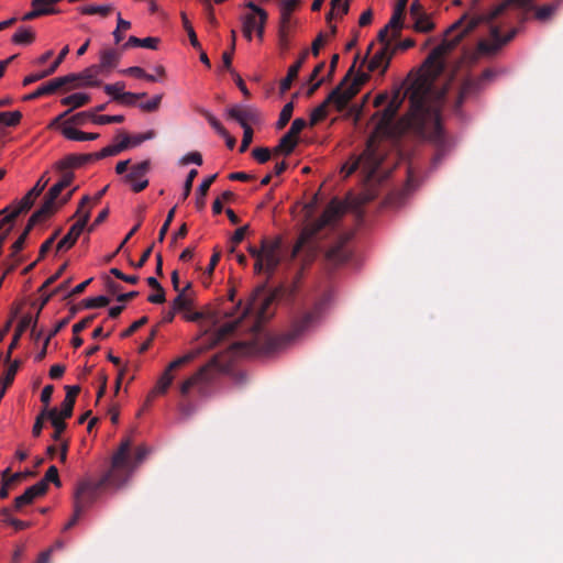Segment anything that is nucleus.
<instances>
[{
	"label": "nucleus",
	"mask_w": 563,
	"mask_h": 563,
	"mask_svg": "<svg viewBox=\"0 0 563 563\" xmlns=\"http://www.w3.org/2000/svg\"><path fill=\"white\" fill-rule=\"evenodd\" d=\"M292 111H294V103L292 102H288L286 103L280 113H279V118H278V121H277V128L278 129H282L284 128L290 120L291 115H292Z\"/></svg>",
	"instance_id": "603ef678"
},
{
	"label": "nucleus",
	"mask_w": 563,
	"mask_h": 563,
	"mask_svg": "<svg viewBox=\"0 0 563 563\" xmlns=\"http://www.w3.org/2000/svg\"><path fill=\"white\" fill-rule=\"evenodd\" d=\"M253 157L260 163H266L271 157V151L267 147H256L252 151Z\"/></svg>",
	"instance_id": "680f3d73"
},
{
	"label": "nucleus",
	"mask_w": 563,
	"mask_h": 563,
	"mask_svg": "<svg viewBox=\"0 0 563 563\" xmlns=\"http://www.w3.org/2000/svg\"><path fill=\"white\" fill-rule=\"evenodd\" d=\"M280 261V242L278 240H263L261 244V256L255 262L254 272L273 273Z\"/></svg>",
	"instance_id": "1a4fd4ad"
},
{
	"label": "nucleus",
	"mask_w": 563,
	"mask_h": 563,
	"mask_svg": "<svg viewBox=\"0 0 563 563\" xmlns=\"http://www.w3.org/2000/svg\"><path fill=\"white\" fill-rule=\"evenodd\" d=\"M60 0H32V8H38L47 11V14L57 13L55 4Z\"/></svg>",
	"instance_id": "6e6d98bb"
},
{
	"label": "nucleus",
	"mask_w": 563,
	"mask_h": 563,
	"mask_svg": "<svg viewBox=\"0 0 563 563\" xmlns=\"http://www.w3.org/2000/svg\"><path fill=\"white\" fill-rule=\"evenodd\" d=\"M217 175H211L207 178H205L201 184L199 185L198 189H197V199H196V206L198 209H202L205 207V197L211 186V184L213 183V180L216 179Z\"/></svg>",
	"instance_id": "e433bc0d"
},
{
	"label": "nucleus",
	"mask_w": 563,
	"mask_h": 563,
	"mask_svg": "<svg viewBox=\"0 0 563 563\" xmlns=\"http://www.w3.org/2000/svg\"><path fill=\"white\" fill-rule=\"evenodd\" d=\"M301 65L302 59H299L288 68L286 77L280 81L282 92H286L290 88L292 80L298 76Z\"/></svg>",
	"instance_id": "4c0bfd02"
},
{
	"label": "nucleus",
	"mask_w": 563,
	"mask_h": 563,
	"mask_svg": "<svg viewBox=\"0 0 563 563\" xmlns=\"http://www.w3.org/2000/svg\"><path fill=\"white\" fill-rule=\"evenodd\" d=\"M278 43L282 49L286 51L289 48L290 38H289V29L286 26H280L278 32Z\"/></svg>",
	"instance_id": "0e129e2a"
},
{
	"label": "nucleus",
	"mask_w": 563,
	"mask_h": 563,
	"mask_svg": "<svg viewBox=\"0 0 563 563\" xmlns=\"http://www.w3.org/2000/svg\"><path fill=\"white\" fill-rule=\"evenodd\" d=\"M323 67H324V64L320 63L312 70V73L310 75V81H314L316 80V82L308 90V95H312L314 92V90L322 84L323 79H318L317 80V77H318L319 73L323 69Z\"/></svg>",
	"instance_id": "052dcab7"
},
{
	"label": "nucleus",
	"mask_w": 563,
	"mask_h": 563,
	"mask_svg": "<svg viewBox=\"0 0 563 563\" xmlns=\"http://www.w3.org/2000/svg\"><path fill=\"white\" fill-rule=\"evenodd\" d=\"M379 164L380 159L377 157L375 153L373 140L368 139L367 146L364 153L353 164L344 165L342 167V173H344V176L347 177L352 175L361 165L366 166L373 173L377 169Z\"/></svg>",
	"instance_id": "2eb2a0df"
},
{
	"label": "nucleus",
	"mask_w": 563,
	"mask_h": 563,
	"mask_svg": "<svg viewBox=\"0 0 563 563\" xmlns=\"http://www.w3.org/2000/svg\"><path fill=\"white\" fill-rule=\"evenodd\" d=\"M155 136L156 132L154 130H147L144 133L130 135L131 147H136L145 141L153 140Z\"/></svg>",
	"instance_id": "5fc2aeb1"
},
{
	"label": "nucleus",
	"mask_w": 563,
	"mask_h": 563,
	"mask_svg": "<svg viewBox=\"0 0 563 563\" xmlns=\"http://www.w3.org/2000/svg\"><path fill=\"white\" fill-rule=\"evenodd\" d=\"M382 47L377 49L368 60L367 69L371 73L384 74L389 66L390 59L395 52L391 43L380 42Z\"/></svg>",
	"instance_id": "f3484780"
},
{
	"label": "nucleus",
	"mask_w": 563,
	"mask_h": 563,
	"mask_svg": "<svg viewBox=\"0 0 563 563\" xmlns=\"http://www.w3.org/2000/svg\"><path fill=\"white\" fill-rule=\"evenodd\" d=\"M230 118L235 120L243 129L261 122V115L256 108L251 106H234L228 110Z\"/></svg>",
	"instance_id": "a211bd4d"
},
{
	"label": "nucleus",
	"mask_w": 563,
	"mask_h": 563,
	"mask_svg": "<svg viewBox=\"0 0 563 563\" xmlns=\"http://www.w3.org/2000/svg\"><path fill=\"white\" fill-rule=\"evenodd\" d=\"M346 207L347 200L340 201L338 199H332L324 209L320 219L302 229L298 242L294 247V255H297L300 252H306L308 258L316 256L319 252V245L317 242L319 231L327 225L335 223L345 212Z\"/></svg>",
	"instance_id": "f03ea898"
},
{
	"label": "nucleus",
	"mask_w": 563,
	"mask_h": 563,
	"mask_svg": "<svg viewBox=\"0 0 563 563\" xmlns=\"http://www.w3.org/2000/svg\"><path fill=\"white\" fill-rule=\"evenodd\" d=\"M111 486L110 479H107L104 474L99 481L89 478L82 479L77 484L75 490V503L77 515H81L88 507H90L100 496L103 487Z\"/></svg>",
	"instance_id": "0eeeda50"
},
{
	"label": "nucleus",
	"mask_w": 563,
	"mask_h": 563,
	"mask_svg": "<svg viewBox=\"0 0 563 563\" xmlns=\"http://www.w3.org/2000/svg\"><path fill=\"white\" fill-rule=\"evenodd\" d=\"M515 36V31L509 33L505 38H501L497 27H494L490 32L489 40H483L478 44L481 53L493 54L499 49L505 43L509 42Z\"/></svg>",
	"instance_id": "5701e85b"
},
{
	"label": "nucleus",
	"mask_w": 563,
	"mask_h": 563,
	"mask_svg": "<svg viewBox=\"0 0 563 563\" xmlns=\"http://www.w3.org/2000/svg\"><path fill=\"white\" fill-rule=\"evenodd\" d=\"M211 385V374L209 366H202L195 374L188 377L180 385L183 396H188L191 390H196L199 396L207 397L208 388Z\"/></svg>",
	"instance_id": "f8f14e48"
},
{
	"label": "nucleus",
	"mask_w": 563,
	"mask_h": 563,
	"mask_svg": "<svg viewBox=\"0 0 563 563\" xmlns=\"http://www.w3.org/2000/svg\"><path fill=\"white\" fill-rule=\"evenodd\" d=\"M274 295L268 292L265 288H257L251 296L247 305L242 309L241 313L236 316V312L241 309L240 305L229 309L233 313V317L220 328V336H225L231 333L240 323V321L249 316L254 314L257 322L266 320L271 316V306L274 302Z\"/></svg>",
	"instance_id": "20e7f679"
},
{
	"label": "nucleus",
	"mask_w": 563,
	"mask_h": 563,
	"mask_svg": "<svg viewBox=\"0 0 563 563\" xmlns=\"http://www.w3.org/2000/svg\"><path fill=\"white\" fill-rule=\"evenodd\" d=\"M125 85L122 81H118L114 84H109L104 86V91L107 95L113 97L114 99H121L124 96H130L134 98L143 97L145 93H130L124 92Z\"/></svg>",
	"instance_id": "72a5a7b5"
},
{
	"label": "nucleus",
	"mask_w": 563,
	"mask_h": 563,
	"mask_svg": "<svg viewBox=\"0 0 563 563\" xmlns=\"http://www.w3.org/2000/svg\"><path fill=\"white\" fill-rule=\"evenodd\" d=\"M402 8L397 7L388 23L378 32L379 42L391 43L398 37L401 30Z\"/></svg>",
	"instance_id": "aec40b11"
},
{
	"label": "nucleus",
	"mask_w": 563,
	"mask_h": 563,
	"mask_svg": "<svg viewBox=\"0 0 563 563\" xmlns=\"http://www.w3.org/2000/svg\"><path fill=\"white\" fill-rule=\"evenodd\" d=\"M74 405H75V402H73V400H70V397H65L60 405V409H56V413L59 417L67 419L73 413Z\"/></svg>",
	"instance_id": "4d7b16f0"
},
{
	"label": "nucleus",
	"mask_w": 563,
	"mask_h": 563,
	"mask_svg": "<svg viewBox=\"0 0 563 563\" xmlns=\"http://www.w3.org/2000/svg\"><path fill=\"white\" fill-rule=\"evenodd\" d=\"M410 111L397 125L393 120L398 112L402 99L397 91L389 100L387 107L380 113L379 121L369 139L373 144L378 136L397 135L407 131L424 137L438 145L443 142V130L440 120V98L431 101V82L429 78L416 79L408 89Z\"/></svg>",
	"instance_id": "f257e3e1"
},
{
	"label": "nucleus",
	"mask_w": 563,
	"mask_h": 563,
	"mask_svg": "<svg viewBox=\"0 0 563 563\" xmlns=\"http://www.w3.org/2000/svg\"><path fill=\"white\" fill-rule=\"evenodd\" d=\"M298 139L286 133L279 141L278 145L273 150L274 154L289 155L296 147Z\"/></svg>",
	"instance_id": "f704fd0d"
},
{
	"label": "nucleus",
	"mask_w": 563,
	"mask_h": 563,
	"mask_svg": "<svg viewBox=\"0 0 563 563\" xmlns=\"http://www.w3.org/2000/svg\"><path fill=\"white\" fill-rule=\"evenodd\" d=\"M191 287L190 283H187L186 286L178 292L177 297L172 302V309L174 312H185L191 309L194 305V299L190 295L187 294V290Z\"/></svg>",
	"instance_id": "bb28decb"
},
{
	"label": "nucleus",
	"mask_w": 563,
	"mask_h": 563,
	"mask_svg": "<svg viewBox=\"0 0 563 563\" xmlns=\"http://www.w3.org/2000/svg\"><path fill=\"white\" fill-rule=\"evenodd\" d=\"M306 125H307V122L305 119L297 118L292 121L291 126L287 133L290 134L291 136L298 139V135L306 128Z\"/></svg>",
	"instance_id": "e2e57ef3"
},
{
	"label": "nucleus",
	"mask_w": 563,
	"mask_h": 563,
	"mask_svg": "<svg viewBox=\"0 0 563 563\" xmlns=\"http://www.w3.org/2000/svg\"><path fill=\"white\" fill-rule=\"evenodd\" d=\"M529 3V0H505L498 5L495 7V9L492 11V18H497L499 14H501L508 7L515 5L518 8L526 7Z\"/></svg>",
	"instance_id": "37998d69"
},
{
	"label": "nucleus",
	"mask_w": 563,
	"mask_h": 563,
	"mask_svg": "<svg viewBox=\"0 0 563 563\" xmlns=\"http://www.w3.org/2000/svg\"><path fill=\"white\" fill-rule=\"evenodd\" d=\"M181 21H183V26L184 29L186 30L187 34H188V37H189V41H190V44L197 48V49H201V45L197 38V35H196V32L190 23V21L188 20L186 13H181Z\"/></svg>",
	"instance_id": "49530a36"
},
{
	"label": "nucleus",
	"mask_w": 563,
	"mask_h": 563,
	"mask_svg": "<svg viewBox=\"0 0 563 563\" xmlns=\"http://www.w3.org/2000/svg\"><path fill=\"white\" fill-rule=\"evenodd\" d=\"M558 10V4H544L536 10V18L540 21H545L551 18Z\"/></svg>",
	"instance_id": "3c124183"
},
{
	"label": "nucleus",
	"mask_w": 563,
	"mask_h": 563,
	"mask_svg": "<svg viewBox=\"0 0 563 563\" xmlns=\"http://www.w3.org/2000/svg\"><path fill=\"white\" fill-rule=\"evenodd\" d=\"M253 141V130L252 128L243 129V139L240 146V152L243 153L247 150L250 144Z\"/></svg>",
	"instance_id": "774afa93"
},
{
	"label": "nucleus",
	"mask_w": 563,
	"mask_h": 563,
	"mask_svg": "<svg viewBox=\"0 0 563 563\" xmlns=\"http://www.w3.org/2000/svg\"><path fill=\"white\" fill-rule=\"evenodd\" d=\"M42 481H45V484L47 485L48 482L54 483L56 486H60V481L58 477V470L56 466L52 465L48 467V470L45 473V476Z\"/></svg>",
	"instance_id": "338daca9"
},
{
	"label": "nucleus",
	"mask_w": 563,
	"mask_h": 563,
	"mask_svg": "<svg viewBox=\"0 0 563 563\" xmlns=\"http://www.w3.org/2000/svg\"><path fill=\"white\" fill-rule=\"evenodd\" d=\"M147 454L144 448H139L134 454L131 452V441L123 440L111 459V467L106 473L113 488L122 487L143 462Z\"/></svg>",
	"instance_id": "7ed1b4c3"
},
{
	"label": "nucleus",
	"mask_w": 563,
	"mask_h": 563,
	"mask_svg": "<svg viewBox=\"0 0 563 563\" xmlns=\"http://www.w3.org/2000/svg\"><path fill=\"white\" fill-rule=\"evenodd\" d=\"M63 136L70 141L84 142L93 141L99 137L98 133H87L76 128H70L68 124H60L59 126Z\"/></svg>",
	"instance_id": "a878e982"
},
{
	"label": "nucleus",
	"mask_w": 563,
	"mask_h": 563,
	"mask_svg": "<svg viewBox=\"0 0 563 563\" xmlns=\"http://www.w3.org/2000/svg\"><path fill=\"white\" fill-rule=\"evenodd\" d=\"M183 317L186 321L198 322L203 327H217L216 332L220 340L224 336H220L219 330L233 317V313L222 305H216L205 307L201 311L187 310L183 313Z\"/></svg>",
	"instance_id": "423d86ee"
},
{
	"label": "nucleus",
	"mask_w": 563,
	"mask_h": 563,
	"mask_svg": "<svg viewBox=\"0 0 563 563\" xmlns=\"http://www.w3.org/2000/svg\"><path fill=\"white\" fill-rule=\"evenodd\" d=\"M89 201H90L89 196L82 197V199L77 208V211L75 213V216L78 218V220L76 222L82 223L84 227L87 225L88 220L90 218L91 208L87 206Z\"/></svg>",
	"instance_id": "58836bf2"
},
{
	"label": "nucleus",
	"mask_w": 563,
	"mask_h": 563,
	"mask_svg": "<svg viewBox=\"0 0 563 563\" xmlns=\"http://www.w3.org/2000/svg\"><path fill=\"white\" fill-rule=\"evenodd\" d=\"M151 169L148 159L134 164L125 175V181L131 186L134 192H140L148 186L147 174Z\"/></svg>",
	"instance_id": "4468645a"
},
{
	"label": "nucleus",
	"mask_w": 563,
	"mask_h": 563,
	"mask_svg": "<svg viewBox=\"0 0 563 563\" xmlns=\"http://www.w3.org/2000/svg\"><path fill=\"white\" fill-rule=\"evenodd\" d=\"M247 8L253 12L245 14L242 19V31L243 35L247 41H251L253 34L262 41L264 36V27L267 20V13L261 7L253 2H249Z\"/></svg>",
	"instance_id": "9d476101"
},
{
	"label": "nucleus",
	"mask_w": 563,
	"mask_h": 563,
	"mask_svg": "<svg viewBox=\"0 0 563 563\" xmlns=\"http://www.w3.org/2000/svg\"><path fill=\"white\" fill-rule=\"evenodd\" d=\"M74 80H75L74 74H70V75H67V76H63V77L54 78L53 80H51V81L40 86L32 93L25 96L24 99L25 100H32V99L40 98L42 96L52 95L58 88H60L62 86H64V85H66L68 82H71Z\"/></svg>",
	"instance_id": "4be33fe9"
},
{
	"label": "nucleus",
	"mask_w": 563,
	"mask_h": 563,
	"mask_svg": "<svg viewBox=\"0 0 563 563\" xmlns=\"http://www.w3.org/2000/svg\"><path fill=\"white\" fill-rule=\"evenodd\" d=\"M323 314V303H318L311 311L306 312L292 323L288 334V340L299 338L314 329L321 321Z\"/></svg>",
	"instance_id": "9b49d317"
},
{
	"label": "nucleus",
	"mask_w": 563,
	"mask_h": 563,
	"mask_svg": "<svg viewBox=\"0 0 563 563\" xmlns=\"http://www.w3.org/2000/svg\"><path fill=\"white\" fill-rule=\"evenodd\" d=\"M413 20V29L420 33H429L434 29V23L431 19V14L423 13L417 15Z\"/></svg>",
	"instance_id": "c9c22d12"
},
{
	"label": "nucleus",
	"mask_w": 563,
	"mask_h": 563,
	"mask_svg": "<svg viewBox=\"0 0 563 563\" xmlns=\"http://www.w3.org/2000/svg\"><path fill=\"white\" fill-rule=\"evenodd\" d=\"M119 153H121L120 148L118 147V145L115 143H113V144H110V145L103 147L100 152L96 153L92 156L97 159H101V158H104L108 156L118 155Z\"/></svg>",
	"instance_id": "bf43d9fd"
},
{
	"label": "nucleus",
	"mask_w": 563,
	"mask_h": 563,
	"mask_svg": "<svg viewBox=\"0 0 563 563\" xmlns=\"http://www.w3.org/2000/svg\"><path fill=\"white\" fill-rule=\"evenodd\" d=\"M90 101V96L86 92H75V93H71L67 97H64L60 102L64 106H68L69 109L65 112H63L62 114H59L58 117H56L51 123H49V128H55L60 120H63L66 115H68L73 110L77 109V108H80V107H84L85 104H87L88 102Z\"/></svg>",
	"instance_id": "412c9836"
},
{
	"label": "nucleus",
	"mask_w": 563,
	"mask_h": 563,
	"mask_svg": "<svg viewBox=\"0 0 563 563\" xmlns=\"http://www.w3.org/2000/svg\"><path fill=\"white\" fill-rule=\"evenodd\" d=\"M38 189L40 186H33V188H31L25 194V196H23L20 200L14 202L12 206L8 207L5 211H9V214L2 219V222L10 223L20 213L31 209L36 198L38 197ZM2 212H4V210Z\"/></svg>",
	"instance_id": "6ab92c4d"
},
{
	"label": "nucleus",
	"mask_w": 563,
	"mask_h": 563,
	"mask_svg": "<svg viewBox=\"0 0 563 563\" xmlns=\"http://www.w3.org/2000/svg\"><path fill=\"white\" fill-rule=\"evenodd\" d=\"M84 229L82 223L75 222L68 233L57 243V251L69 250L76 243Z\"/></svg>",
	"instance_id": "cd10ccee"
},
{
	"label": "nucleus",
	"mask_w": 563,
	"mask_h": 563,
	"mask_svg": "<svg viewBox=\"0 0 563 563\" xmlns=\"http://www.w3.org/2000/svg\"><path fill=\"white\" fill-rule=\"evenodd\" d=\"M46 492L45 481H40L36 484L30 486L25 489V492L18 496L14 500V505L16 509H20L26 505L33 503L34 499L44 495Z\"/></svg>",
	"instance_id": "b1692460"
},
{
	"label": "nucleus",
	"mask_w": 563,
	"mask_h": 563,
	"mask_svg": "<svg viewBox=\"0 0 563 563\" xmlns=\"http://www.w3.org/2000/svg\"><path fill=\"white\" fill-rule=\"evenodd\" d=\"M19 366H20V362L18 360L13 361L9 365V367L5 372V376L3 378V387L0 391V398L4 395L7 387L12 384V382L16 375V372L19 369Z\"/></svg>",
	"instance_id": "a18cd8bd"
},
{
	"label": "nucleus",
	"mask_w": 563,
	"mask_h": 563,
	"mask_svg": "<svg viewBox=\"0 0 563 563\" xmlns=\"http://www.w3.org/2000/svg\"><path fill=\"white\" fill-rule=\"evenodd\" d=\"M93 156L92 155H77V154H70L65 156L63 159L57 162L56 167L58 169H68L74 167H79L90 161Z\"/></svg>",
	"instance_id": "c756f323"
},
{
	"label": "nucleus",
	"mask_w": 563,
	"mask_h": 563,
	"mask_svg": "<svg viewBox=\"0 0 563 563\" xmlns=\"http://www.w3.org/2000/svg\"><path fill=\"white\" fill-rule=\"evenodd\" d=\"M357 93L356 88L350 85L347 76L328 96V101L338 110L342 111Z\"/></svg>",
	"instance_id": "dca6fc26"
},
{
	"label": "nucleus",
	"mask_w": 563,
	"mask_h": 563,
	"mask_svg": "<svg viewBox=\"0 0 563 563\" xmlns=\"http://www.w3.org/2000/svg\"><path fill=\"white\" fill-rule=\"evenodd\" d=\"M35 40V33L30 26H21L13 34L11 41L18 45H29Z\"/></svg>",
	"instance_id": "473e14b6"
},
{
	"label": "nucleus",
	"mask_w": 563,
	"mask_h": 563,
	"mask_svg": "<svg viewBox=\"0 0 563 563\" xmlns=\"http://www.w3.org/2000/svg\"><path fill=\"white\" fill-rule=\"evenodd\" d=\"M121 59V53L114 48H103L99 54V65L101 70H110L118 66Z\"/></svg>",
	"instance_id": "393cba45"
},
{
	"label": "nucleus",
	"mask_w": 563,
	"mask_h": 563,
	"mask_svg": "<svg viewBox=\"0 0 563 563\" xmlns=\"http://www.w3.org/2000/svg\"><path fill=\"white\" fill-rule=\"evenodd\" d=\"M192 358H194V354L188 353V354L177 357L176 360L170 362L168 364V366L166 367V369L163 372V374L157 379L156 385L151 390L148 397L154 398L158 395L165 394L174 380V375L172 374V371L189 363L190 361H192Z\"/></svg>",
	"instance_id": "ddd939ff"
},
{
	"label": "nucleus",
	"mask_w": 563,
	"mask_h": 563,
	"mask_svg": "<svg viewBox=\"0 0 563 563\" xmlns=\"http://www.w3.org/2000/svg\"><path fill=\"white\" fill-rule=\"evenodd\" d=\"M159 40L157 37H145L139 38L135 36H130L129 40L124 43L123 48L129 47H144L150 49H156Z\"/></svg>",
	"instance_id": "2f4dec72"
},
{
	"label": "nucleus",
	"mask_w": 563,
	"mask_h": 563,
	"mask_svg": "<svg viewBox=\"0 0 563 563\" xmlns=\"http://www.w3.org/2000/svg\"><path fill=\"white\" fill-rule=\"evenodd\" d=\"M465 18L466 16L463 15L460 20L453 23L446 30L445 38L429 54L423 65V70L429 76L435 77L442 71L444 67V56L449 52H451L461 42V40L475 26V22L471 21L464 31L449 38L450 34L462 25Z\"/></svg>",
	"instance_id": "39448f33"
},
{
	"label": "nucleus",
	"mask_w": 563,
	"mask_h": 563,
	"mask_svg": "<svg viewBox=\"0 0 563 563\" xmlns=\"http://www.w3.org/2000/svg\"><path fill=\"white\" fill-rule=\"evenodd\" d=\"M47 418L49 419L52 426L54 427V433L52 435L54 441H60V435L66 428V423L64 418L59 417L56 413V408L46 411Z\"/></svg>",
	"instance_id": "7c9ffc66"
},
{
	"label": "nucleus",
	"mask_w": 563,
	"mask_h": 563,
	"mask_svg": "<svg viewBox=\"0 0 563 563\" xmlns=\"http://www.w3.org/2000/svg\"><path fill=\"white\" fill-rule=\"evenodd\" d=\"M109 301L110 300L107 296L90 297L84 300V306L87 309H96L106 307L109 303Z\"/></svg>",
	"instance_id": "864d4df0"
},
{
	"label": "nucleus",
	"mask_w": 563,
	"mask_h": 563,
	"mask_svg": "<svg viewBox=\"0 0 563 563\" xmlns=\"http://www.w3.org/2000/svg\"><path fill=\"white\" fill-rule=\"evenodd\" d=\"M131 27V23L124 19H122L121 13H118V24L115 30L113 31L114 42L119 44L123 40V32L128 31Z\"/></svg>",
	"instance_id": "8fccbe9b"
},
{
	"label": "nucleus",
	"mask_w": 563,
	"mask_h": 563,
	"mask_svg": "<svg viewBox=\"0 0 563 563\" xmlns=\"http://www.w3.org/2000/svg\"><path fill=\"white\" fill-rule=\"evenodd\" d=\"M73 180H74V174L69 173V172L65 173L62 176V178L49 188L41 208L38 210H36L31 216V222H40L43 219H45L47 216H49L54 210L55 200L59 197L60 192L66 187L70 186Z\"/></svg>",
	"instance_id": "6e6552de"
},
{
	"label": "nucleus",
	"mask_w": 563,
	"mask_h": 563,
	"mask_svg": "<svg viewBox=\"0 0 563 563\" xmlns=\"http://www.w3.org/2000/svg\"><path fill=\"white\" fill-rule=\"evenodd\" d=\"M100 70L101 69L98 66H90L84 69L79 75H74L75 80L80 79V85L85 87H97L100 85V80L98 78Z\"/></svg>",
	"instance_id": "c85d7f7f"
},
{
	"label": "nucleus",
	"mask_w": 563,
	"mask_h": 563,
	"mask_svg": "<svg viewBox=\"0 0 563 563\" xmlns=\"http://www.w3.org/2000/svg\"><path fill=\"white\" fill-rule=\"evenodd\" d=\"M37 222H31V218L29 219L27 221V224H26V228L24 229V231L22 232V234L18 238V240L13 243L12 245V255H15L18 254L22 249H23V245L25 243V240L29 235V232L32 230V228L36 224Z\"/></svg>",
	"instance_id": "de8ad7c7"
},
{
	"label": "nucleus",
	"mask_w": 563,
	"mask_h": 563,
	"mask_svg": "<svg viewBox=\"0 0 563 563\" xmlns=\"http://www.w3.org/2000/svg\"><path fill=\"white\" fill-rule=\"evenodd\" d=\"M111 10V7L109 4H89L81 7L79 9V12L81 14L86 15H93V14H100V15H108Z\"/></svg>",
	"instance_id": "79ce46f5"
},
{
	"label": "nucleus",
	"mask_w": 563,
	"mask_h": 563,
	"mask_svg": "<svg viewBox=\"0 0 563 563\" xmlns=\"http://www.w3.org/2000/svg\"><path fill=\"white\" fill-rule=\"evenodd\" d=\"M21 119L22 113L18 110L0 112V124L5 126H15L21 122Z\"/></svg>",
	"instance_id": "ea45409f"
},
{
	"label": "nucleus",
	"mask_w": 563,
	"mask_h": 563,
	"mask_svg": "<svg viewBox=\"0 0 563 563\" xmlns=\"http://www.w3.org/2000/svg\"><path fill=\"white\" fill-rule=\"evenodd\" d=\"M91 111H81L75 113L67 120H65L62 124H68L70 128H75L76 125H85L88 121H90Z\"/></svg>",
	"instance_id": "c03bdc74"
},
{
	"label": "nucleus",
	"mask_w": 563,
	"mask_h": 563,
	"mask_svg": "<svg viewBox=\"0 0 563 563\" xmlns=\"http://www.w3.org/2000/svg\"><path fill=\"white\" fill-rule=\"evenodd\" d=\"M162 95L153 96L150 100L140 103V109L147 112L156 111L162 102Z\"/></svg>",
	"instance_id": "13d9d810"
},
{
	"label": "nucleus",
	"mask_w": 563,
	"mask_h": 563,
	"mask_svg": "<svg viewBox=\"0 0 563 563\" xmlns=\"http://www.w3.org/2000/svg\"><path fill=\"white\" fill-rule=\"evenodd\" d=\"M331 104V101H328V98L314 108L310 113V125H314L320 122L328 115V106Z\"/></svg>",
	"instance_id": "a19ab883"
},
{
	"label": "nucleus",
	"mask_w": 563,
	"mask_h": 563,
	"mask_svg": "<svg viewBox=\"0 0 563 563\" xmlns=\"http://www.w3.org/2000/svg\"><path fill=\"white\" fill-rule=\"evenodd\" d=\"M197 175H198V170L197 169H191L188 173L187 178H186L185 184H184L183 200L187 199L188 196L190 195L192 183H194V179L196 178Z\"/></svg>",
	"instance_id": "69168bd1"
},
{
	"label": "nucleus",
	"mask_w": 563,
	"mask_h": 563,
	"mask_svg": "<svg viewBox=\"0 0 563 563\" xmlns=\"http://www.w3.org/2000/svg\"><path fill=\"white\" fill-rule=\"evenodd\" d=\"M327 258L333 264H339L345 261L346 255L342 245H336L327 252Z\"/></svg>",
	"instance_id": "09e8293b"
}]
</instances>
